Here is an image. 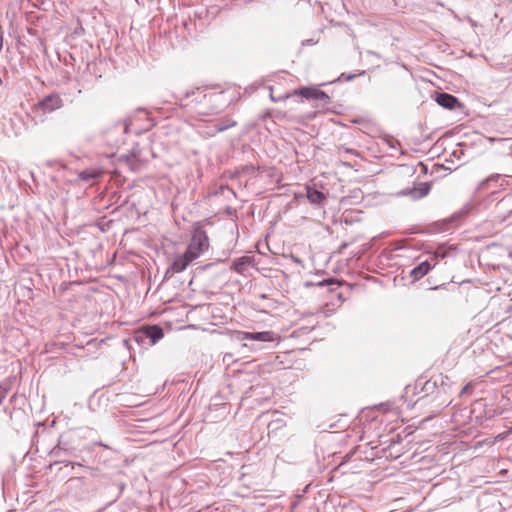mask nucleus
<instances>
[{
	"instance_id": "f257e3e1",
	"label": "nucleus",
	"mask_w": 512,
	"mask_h": 512,
	"mask_svg": "<svg viewBox=\"0 0 512 512\" xmlns=\"http://www.w3.org/2000/svg\"><path fill=\"white\" fill-rule=\"evenodd\" d=\"M222 98V92L206 94L204 90L198 88L185 94L187 102L184 106H191L198 115L217 114L224 107V103H220Z\"/></svg>"
},
{
	"instance_id": "f03ea898",
	"label": "nucleus",
	"mask_w": 512,
	"mask_h": 512,
	"mask_svg": "<svg viewBox=\"0 0 512 512\" xmlns=\"http://www.w3.org/2000/svg\"><path fill=\"white\" fill-rule=\"evenodd\" d=\"M209 248V238L202 227H195L186 252L194 260L199 258Z\"/></svg>"
},
{
	"instance_id": "7ed1b4c3",
	"label": "nucleus",
	"mask_w": 512,
	"mask_h": 512,
	"mask_svg": "<svg viewBox=\"0 0 512 512\" xmlns=\"http://www.w3.org/2000/svg\"><path fill=\"white\" fill-rule=\"evenodd\" d=\"M164 336L163 329L158 325L144 326L135 332L133 339L139 344H156Z\"/></svg>"
},
{
	"instance_id": "20e7f679",
	"label": "nucleus",
	"mask_w": 512,
	"mask_h": 512,
	"mask_svg": "<svg viewBox=\"0 0 512 512\" xmlns=\"http://www.w3.org/2000/svg\"><path fill=\"white\" fill-rule=\"evenodd\" d=\"M64 106V101L60 94L51 93L40 99L35 105V110H40L43 113H52Z\"/></svg>"
},
{
	"instance_id": "39448f33",
	"label": "nucleus",
	"mask_w": 512,
	"mask_h": 512,
	"mask_svg": "<svg viewBox=\"0 0 512 512\" xmlns=\"http://www.w3.org/2000/svg\"><path fill=\"white\" fill-rule=\"evenodd\" d=\"M257 264L255 257L253 256H241L234 259L231 263L230 269L242 276H248L249 269L255 267Z\"/></svg>"
},
{
	"instance_id": "423d86ee",
	"label": "nucleus",
	"mask_w": 512,
	"mask_h": 512,
	"mask_svg": "<svg viewBox=\"0 0 512 512\" xmlns=\"http://www.w3.org/2000/svg\"><path fill=\"white\" fill-rule=\"evenodd\" d=\"M238 339L241 341L273 342L278 339V336L273 331L240 332Z\"/></svg>"
},
{
	"instance_id": "0eeeda50",
	"label": "nucleus",
	"mask_w": 512,
	"mask_h": 512,
	"mask_svg": "<svg viewBox=\"0 0 512 512\" xmlns=\"http://www.w3.org/2000/svg\"><path fill=\"white\" fill-rule=\"evenodd\" d=\"M431 185L428 182H421L414 185L412 188L403 189L400 194L403 196H409L413 200H418L430 192Z\"/></svg>"
},
{
	"instance_id": "6e6552de",
	"label": "nucleus",
	"mask_w": 512,
	"mask_h": 512,
	"mask_svg": "<svg viewBox=\"0 0 512 512\" xmlns=\"http://www.w3.org/2000/svg\"><path fill=\"white\" fill-rule=\"evenodd\" d=\"M435 101L439 106L449 110H454L457 107H461V103L457 97L445 92L437 93Z\"/></svg>"
},
{
	"instance_id": "1a4fd4ad",
	"label": "nucleus",
	"mask_w": 512,
	"mask_h": 512,
	"mask_svg": "<svg viewBox=\"0 0 512 512\" xmlns=\"http://www.w3.org/2000/svg\"><path fill=\"white\" fill-rule=\"evenodd\" d=\"M194 259L188 255V253L185 251L183 255L177 256L173 262L171 263L170 267L167 269L166 274L168 273H180L184 271L188 265L193 261Z\"/></svg>"
},
{
	"instance_id": "9d476101",
	"label": "nucleus",
	"mask_w": 512,
	"mask_h": 512,
	"mask_svg": "<svg viewBox=\"0 0 512 512\" xmlns=\"http://www.w3.org/2000/svg\"><path fill=\"white\" fill-rule=\"evenodd\" d=\"M435 264L436 262L432 264L428 260L421 262L410 271V277L413 278L414 281L423 278L431 270V268L435 266Z\"/></svg>"
},
{
	"instance_id": "9b49d317",
	"label": "nucleus",
	"mask_w": 512,
	"mask_h": 512,
	"mask_svg": "<svg viewBox=\"0 0 512 512\" xmlns=\"http://www.w3.org/2000/svg\"><path fill=\"white\" fill-rule=\"evenodd\" d=\"M102 175V171L96 168H90L78 173L77 180L93 184L96 179Z\"/></svg>"
},
{
	"instance_id": "f8f14e48",
	"label": "nucleus",
	"mask_w": 512,
	"mask_h": 512,
	"mask_svg": "<svg viewBox=\"0 0 512 512\" xmlns=\"http://www.w3.org/2000/svg\"><path fill=\"white\" fill-rule=\"evenodd\" d=\"M307 198L312 204H320L325 199V196L321 191L308 187Z\"/></svg>"
},
{
	"instance_id": "ddd939ff",
	"label": "nucleus",
	"mask_w": 512,
	"mask_h": 512,
	"mask_svg": "<svg viewBox=\"0 0 512 512\" xmlns=\"http://www.w3.org/2000/svg\"><path fill=\"white\" fill-rule=\"evenodd\" d=\"M318 90L319 89L315 87H302L298 91H296V93L307 100H314L316 92H318Z\"/></svg>"
},
{
	"instance_id": "4468645a",
	"label": "nucleus",
	"mask_w": 512,
	"mask_h": 512,
	"mask_svg": "<svg viewBox=\"0 0 512 512\" xmlns=\"http://www.w3.org/2000/svg\"><path fill=\"white\" fill-rule=\"evenodd\" d=\"M236 125V122L231 120V119H226V120H223L221 121L220 123H217L214 125V131L213 133H218V132H222V131H225L231 127H234Z\"/></svg>"
},
{
	"instance_id": "2eb2a0df",
	"label": "nucleus",
	"mask_w": 512,
	"mask_h": 512,
	"mask_svg": "<svg viewBox=\"0 0 512 512\" xmlns=\"http://www.w3.org/2000/svg\"><path fill=\"white\" fill-rule=\"evenodd\" d=\"M503 176L504 175H502V174H493V175L489 176L488 178H486L485 180H483L482 182L479 183L478 189L485 190L491 182H497Z\"/></svg>"
},
{
	"instance_id": "dca6fc26",
	"label": "nucleus",
	"mask_w": 512,
	"mask_h": 512,
	"mask_svg": "<svg viewBox=\"0 0 512 512\" xmlns=\"http://www.w3.org/2000/svg\"><path fill=\"white\" fill-rule=\"evenodd\" d=\"M9 391H10V384L8 382L0 383V405L2 404L4 399L7 397Z\"/></svg>"
},
{
	"instance_id": "f3484780",
	"label": "nucleus",
	"mask_w": 512,
	"mask_h": 512,
	"mask_svg": "<svg viewBox=\"0 0 512 512\" xmlns=\"http://www.w3.org/2000/svg\"><path fill=\"white\" fill-rule=\"evenodd\" d=\"M316 101H319L321 102L322 104H328L330 102V98L329 96L322 90H318V92H316V96H315V99Z\"/></svg>"
},
{
	"instance_id": "a211bd4d",
	"label": "nucleus",
	"mask_w": 512,
	"mask_h": 512,
	"mask_svg": "<svg viewBox=\"0 0 512 512\" xmlns=\"http://www.w3.org/2000/svg\"><path fill=\"white\" fill-rule=\"evenodd\" d=\"M66 452L65 449H63L60 444H58L56 447H54L51 451V454L55 457H60L62 453Z\"/></svg>"
},
{
	"instance_id": "6ab92c4d",
	"label": "nucleus",
	"mask_w": 512,
	"mask_h": 512,
	"mask_svg": "<svg viewBox=\"0 0 512 512\" xmlns=\"http://www.w3.org/2000/svg\"><path fill=\"white\" fill-rule=\"evenodd\" d=\"M471 389H472V383H468V384H466V385L462 388V390L460 391L459 395H460V396H464V395H466V394L470 393V392H471Z\"/></svg>"
},
{
	"instance_id": "aec40b11",
	"label": "nucleus",
	"mask_w": 512,
	"mask_h": 512,
	"mask_svg": "<svg viewBox=\"0 0 512 512\" xmlns=\"http://www.w3.org/2000/svg\"><path fill=\"white\" fill-rule=\"evenodd\" d=\"M332 283H334L333 279H325V280L319 282V286H325V285H329V284H332Z\"/></svg>"
},
{
	"instance_id": "412c9836",
	"label": "nucleus",
	"mask_w": 512,
	"mask_h": 512,
	"mask_svg": "<svg viewBox=\"0 0 512 512\" xmlns=\"http://www.w3.org/2000/svg\"><path fill=\"white\" fill-rule=\"evenodd\" d=\"M343 150H344L345 153H349V154H352V155H355V156L359 155V153L356 150H354V149L344 148Z\"/></svg>"
},
{
	"instance_id": "4be33fe9",
	"label": "nucleus",
	"mask_w": 512,
	"mask_h": 512,
	"mask_svg": "<svg viewBox=\"0 0 512 512\" xmlns=\"http://www.w3.org/2000/svg\"><path fill=\"white\" fill-rule=\"evenodd\" d=\"M507 186H509V182L507 180H502L501 183L499 184V187L501 189H505Z\"/></svg>"
},
{
	"instance_id": "5701e85b",
	"label": "nucleus",
	"mask_w": 512,
	"mask_h": 512,
	"mask_svg": "<svg viewBox=\"0 0 512 512\" xmlns=\"http://www.w3.org/2000/svg\"><path fill=\"white\" fill-rule=\"evenodd\" d=\"M341 77H345V79L347 81H350V80L354 79L356 77V75L355 74H351V75L345 76V74H341Z\"/></svg>"
},
{
	"instance_id": "b1692460",
	"label": "nucleus",
	"mask_w": 512,
	"mask_h": 512,
	"mask_svg": "<svg viewBox=\"0 0 512 512\" xmlns=\"http://www.w3.org/2000/svg\"><path fill=\"white\" fill-rule=\"evenodd\" d=\"M504 221H512V210H510L507 216L504 217Z\"/></svg>"
},
{
	"instance_id": "393cba45",
	"label": "nucleus",
	"mask_w": 512,
	"mask_h": 512,
	"mask_svg": "<svg viewBox=\"0 0 512 512\" xmlns=\"http://www.w3.org/2000/svg\"><path fill=\"white\" fill-rule=\"evenodd\" d=\"M367 53L370 54V55H373V56H375L377 58H380V55L377 52L369 50V51H367Z\"/></svg>"
},
{
	"instance_id": "a878e982",
	"label": "nucleus",
	"mask_w": 512,
	"mask_h": 512,
	"mask_svg": "<svg viewBox=\"0 0 512 512\" xmlns=\"http://www.w3.org/2000/svg\"><path fill=\"white\" fill-rule=\"evenodd\" d=\"M510 197V194L504 196L500 201H499V204H503L504 202H506V200Z\"/></svg>"
}]
</instances>
